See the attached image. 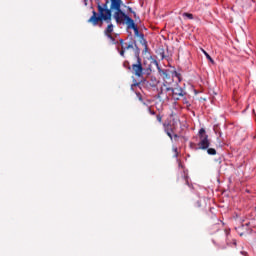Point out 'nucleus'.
<instances>
[{
    "label": "nucleus",
    "instance_id": "nucleus-15",
    "mask_svg": "<svg viewBox=\"0 0 256 256\" xmlns=\"http://www.w3.org/2000/svg\"><path fill=\"white\" fill-rule=\"evenodd\" d=\"M123 67H124L125 69H128V71H131V68H132V66H131V64L129 63V61H124V62H123Z\"/></svg>",
    "mask_w": 256,
    "mask_h": 256
},
{
    "label": "nucleus",
    "instance_id": "nucleus-6",
    "mask_svg": "<svg viewBox=\"0 0 256 256\" xmlns=\"http://www.w3.org/2000/svg\"><path fill=\"white\" fill-rule=\"evenodd\" d=\"M114 26L111 22H109V25L104 30V35L108 39H110L112 45H117V41L115 40V36L113 35Z\"/></svg>",
    "mask_w": 256,
    "mask_h": 256
},
{
    "label": "nucleus",
    "instance_id": "nucleus-2",
    "mask_svg": "<svg viewBox=\"0 0 256 256\" xmlns=\"http://www.w3.org/2000/svg\"><path fill=\"white\" fill-rule=\"evenodd\" d=\"M141 51L139 50V47L136 46L135 49V57H136V63L132 64L131 71L135 77H141L143 75V63L141 62V57L139 56Z\"/></svg>",
    "mask_w": 256,
    "mask_h": 256
},
{
    "label": "nucleus",
    "instance_id": "nucleus-18",
    "mask_svg": "<svg viewBox=\"0 0 256 256\" xmlns=\"http://www.w3.org/2000/svg\"><path fill=\"white\" fill-rule=\"evenodd\" d=\"M156 119H157L158 123H162L163 122V116H161L160 114H158L156 116Z\"/></svg>",
    "mask_w": 256,
    "mask_h": 256
},
{
    "label": "nucleus",
    "instance_id": "nucleus-25",
    "mask_svg": "<svg viewBox=\"0 0 256 256\" xmlns=\"http://www.w3.org/2000/svg\"><path fill=\"white\" fill-rule=\"evenodd\" d=\"M241 255L248 256V253L246 251H242Z\"/></svg>",
    "mask_w": 256,
    "mask_h": 256
},
{
    "label": "nucleus",
    "instance_id": "nucleus-21",
    "mask_svg": "<svg viewBox=\"0 0 256 256\" xmlns=\"http://www.w3.org/2000/svg\"><path fill=\"white\" fill-rule=\"evenodd\" d=\"M162 74H163L164 77H166V78L169 77V73H167V70H163V71H162Z\"/></svg>",
    "mask_w": 256,
    "mask_h": 256
},
{
    "label": "nucleus",
    "instance_id": "nucleus-4",
    "mask_svg": "<svg viewBox=\"0 0 256 256\" xmlns=\"http://www.w3.org/2000/svg\"><path fill=\"white\" fill-rule=\"evenodd\" d=\"M169 95L170 97L174 98L175 101H179V99H181V97H185L187 93L180 86H176L175 88H170Z\"/></svg>",
    "mask_w": 256,
    "mask_h": 256
},
{
    "label": "nucleus",
    "instance_id": "nucleus-13",
    "mask_svg": "<svg viewBox=\"0 0 256 256\" xmlns=\"http://www.w3.org/2000/svg\"><path fill=\"white\" fill-rule=\"evenodd\" d=\"M123 48L126 50V51H129V49H134V51L137 49V44L133 45V43L131 44H126L125 46H123Z\"/></svg>",
    "mask_w": 256,
    "mask_h": 256
},
{
    "label": "nucleus",
    "instance_id": "nucleus-24",
    "mask_svg": "<svg viewBox=\"0 0 256 256\" xmlns=\"http://www.w3.org/2000/svg\"><path fill=\"white\" fill-rule=\"evenodd\" d=\"M148 111H149L150 115H155V111L151 110V108H148Z\"/></svg>",
    "mask_w": 256,
    "mask_h": 256
},
{
    "label": "nucleus",
    "instance_id": "nucleus-1",
    "mask_svg": "<svg viewBox=\"0 0 256 256\" xmlns=\"http://www.w3.org/2000/svg\"><path fill=\"white\" fill-rule=\"evenodd\" d=\"M111 5L109 8V0H105L104 4H101V1L97 0L96 5L98 9L97 11H92V16L87 20V23L93 25V27H103V21L107 23H111V18L113 17V11H121V5H123V1L121 0H110Z\"/></svg>",
    "mask_w": 256,
    "mask_h": 256
},
{
    "label": "nucleus",
    "instance_id": "nucleus-8",
    "mask_svg": "<svg viewBox=\"0 0 256 256\" xmlns=\"http://www.w3.org/2000/svg\"><path fill=\"white\" fill-rule=\"evenodd\" d=\"M134 34L136 37H139L141 45L144 46V51L147 52V40H145V35L143 33H139V28L136 26L133 28Z\"/></svg>",
    "mask_w": 256,
    "mask_h": 256
},
{
    "label": "nucleus",
    "instance_id": "nucleus-16",
    "mask_svg": "<svg viewBox=\"0 0 256 256\" xmlns=\"http://www.w3.org/2000/svg\"><path fill=\"white\" fill-rule=\"evenodd\" d=\"M208 155H217V150L214 148H207Z\"/></svg>",
    "mask_w": 256,
    "mask_h": 256
},
{
    "label": "nucleus",
    "instance_id": "nucleus-17",
    "mask_svg": "<svg viewBox=\"0 0 256 256\" xmlns=\"http://www.w3.org/2000/svg\"><path fill=\"white\" fill-rule=\"evenodd\" d=\"M183 17H187L188 19H193V14L185 12Z\"/></svg>",
    "mask_w": 256,
    "mask_h": 256
},
{
    "label": "nucleus",
    "instance_id": "nucleus-20",
    "mask_svg": "<svg viewBox=\"0 0 256 256\" xmlns=\"http://www.w3.org/2000/svg\"><path fill=\"white\" fill-rule=\"evenodd\" d=\"M120 45L121 47H125V45H127V43H125V41L123 39H120Z\"/></svg>",
    "mask_w": 256,
    "mask_h": 256
},
{
    "label": "nucleus",
    "instance_id": "nucleus-14",
    "mask_svg": "<svg viewBox=\"0 0 256 256\" xmlns=\"http://www.w3.org/2000/svg\"><path fill=\"white\" fill-rule=\"evenodd\" d=\"M202 52L204 53L205 57L207 59H209L210 63H212L214 65L215 64V60H213V58H211V55H209V53H207V51H205L204 49H202Z\"/></svg>",
    "mask_w": 256,
    "mask_h": 256
},
{
    "label": "nucleus",
    "instance_id": "nucleus-12",
    "mask_svg": "<svg viewBox=\"0 0 256 256\" xmlns=\"http://www.w3.org/2000/svg\"><path fill=\"white\" fill-rule=\"evenodd\" d=\"M125 23L128 29H135L137 27V25H135V21L129 16L126 18Z\"/></svg>",
    "mask_w": 256,
    "mask_h": 256
},
{
    "label": "nucleus",
    "instance_id": "nucleus-9",
    "mask_svg": "<svg viewBox=\"0 0 256 256\" xmlns=\"http://www.w3.org/2000/svg\"><path fill=\"white\" fill-rule=\"evenodd\" d=\"M179 125V119H173L172 124L170 125V131L166 130V135L173 141V134L175 133L177 126Z\"/></svg>",
    "mask_w": 256,
    "mask_h": 256
},
{
    "label": "nucleus",
    "instance_id": "nucleus-7",
    "mask_svg": "<svg viewBox=\"0 0 256 256\" xmlns=\"http://www.w3.org/2000/svg\"><path fill=\"white\" fill-rule=\"evenodd\" d=\"M129 16L123 12V10H118L117 12L114 13V19L118 25H121V23H125L127 21V18Z\"/></svg>",
    "mask_w": 256,
    "mask_h": 256
},
{
    "label": "nucleus",
    "instance_id": "nucleus-10",
    "mask_svg": "<svg viewBox=\"0 0 256 256\" xmlns=\"http://www.w3.org/2000/svg\"><path fill=\"white\" fill-rule=\"evenodd\" d=\"M179 125V119H173L172 124L170 125V131L166 130V135L173 141V134L175 133L177 126Z\"/></svg>",
    "mask_w": 256,
    "mask_h": 256
},
{
    "label": "nucleus",
    "instance_id": "nucleus-5",
    "mask_svg": "<svg viewBox=\"0 0 256 256\" xmlns=\"http://www.w3.org/2000/svg\"><path fill=\"white\" fill-rule=\"evenodd\" d=\"M169 93H171V87H168L166 84H162L158 92V99H161L162 101L169 100V97H171Z\"/></svg>",
    "mask_w": 256,
    "mask_h": 256
},
{
    "label": "nucleus",
    "instance_id": "nucleus-28",
    "mask_svg": "<svg viewBox=\"0 0 256 256\" xmlns=\"http://www.w3.org/2000/svg\"><path fill=\"white\" fill-rule=\"evenodd\" d=\"M234 245H237V241L234 240Z\"/></svg>",
    "mask_w": 256,
    "mask_h": 256
},
{
    "label": "nucleus",
    "instance_id": "nucleus-27",
    "mask_svg": "<svg viewBox=\"0 0 256 256\" xmlns=\"http://www.w3.org/2000/svg\"><path fill=\"white\" fill-rule=\"evenodd\" d=\"M154 63H155L156 65H158L157 60H155Z\"/></svg>",
    "mask_w": 256,
    "mask_h": 256
},
{
    "label": "nucleus",
    "instance_id": "nucleus-19",
    "mask_svg": "<svg viewBox=\"0 0 256 256\" xmlns=\"http://www.w3.org/2000/svg\"><path fill=\"white\" fill-rule=\"evenodd\" d=\"M126 51H127V50L122 47V50L120 51L121 57H125V52H126Z\"/></svg>",
    "mask_w": 256,
    "mask_h": 256
},
{
    "label": "nucleus",
    "instance_id": "nucleus-26",
    "mask_svg": "<svg viewBox=\"0 0 256 256\" xmlns=\"http://www.w3.org/2000/svg\"><path fill=\"white\" fill-rule=\"evenodd\" d=\"M161 59H165V53L164 52L161 53Z\"/></svg>",
    "mask_w": 256,
    "mask_h": 256
},
{
    "label": "nucleus",
    "instance_id": "nucleus-22",
    "mask_svg": "<svg viewBox=\"0 0 256 256\" xmlns=\"http://www.w3.org/2000/svg\"><path fill=\"white\" fill-rule=\"evenodd\" d=\"M172 139H174V141H177V139H179V135L173 134Z\"/></svg>",
    "mask_w": 256,
    "mask_h": 256
},
{
    "label": "nucleus",
    "instance_id": "nucleus-11",
    "mask_svg": "<svg viewBox=\"0 0 256 256\" xmlns=\"http://www.w3.org/2000/svg\"><path fill=\"white\" fill-rule=\"evenodd\" d=\"M178 181H180V183H183L184 185H189V177L187 176V174H185V172L180 173Z\"/></svg>",
    "mask_w": 256,
    "mask_h": 256
},
{
    "label": "nucleus",
    "instance_id": "nucleus-23",
    "mask_svg": "<svg viewBox=\"0 0 256 256\" xmlns=\"http://www.w3.org/2000/svg\"><path fill=\"white\" fill-rule=\"evenodd\" d=\"M129 12L133 13L134 17H137V13H135V11H133L131 8H129Z\"/></svg>",
    "mask_w": 256,
    "mask_h": 256
},
{
    "label": "nucleus",
    "instance_id": "nucleus-3",
    "mask_svg": "<svg viewBox=\"0 0 256 256\" xmlns=\"http://www.w3.org/2000/svg\"><path fill=\"white\" fill-rule=\"evenodd\" d=\"M199 139L198 149H202L203 151H205V149H209L211 142H209V135L205 132V128H201L199 130Z\"/></svg>",
    "mask_w": 256,
    "mask_h": 256
}]
</instances>
